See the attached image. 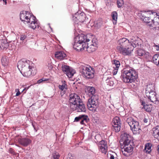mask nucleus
<instances>
[{
  "mask_svg": "<svg viewBox=\"0 0 159 159\" xmlns=\"http://www.w3.org/2000/svg\"><path fill=\"white\" fill-rule=\"evenodd\" d=\"M140 41L141 39L137 38L133 43H130L129 40L125 38L120 39L118 41L119 45L116 48L117 51L124 56L129 55L134 48H139L141 45Z\"/></svg>",
  "mask_w": 159,
  "mask_h": 159,
  "instance_id": "f257e3e1",
  "label": "nucleus"
},
{
  "mask_svg": "<svg viewBox=\"0 0 159 159\" xmlns=\"http://www.w3.org/2000/svg\"><path fill=\"white\" fill-rule=\"evenodd\" d=\"M31 63L30 61L23 59L19 61L17 64V67L21 73L25 77H29L35 74V69L30 65Z\"/></svg>",
  "mask_w": 159,
  "mask_h": 159,
  "instance_id": "f03ea898",
  "label": "nucleus"
},
{
  "mask_svg": "<svg viewBox=\"0 0 159 159\" xmlns=\"http://www.w3.org/2000/svg\"><path fill=\"white\" fill-rule=\"evenodd\" d=\"M20 18L25 24H27L29 27L33 30L38 28L39 25L36 18L27 11H21L20 14Z\"/></svg>",
  "mask_w": 159,
  "mask_h": 159,
  "instance_id": "7ed1b4c3",
  "label": "nucleus"
},
{
  "mask_svg": "<svg viewBox=\"0 0 159 159\" xmlns=\"http://www.w3.org/2000/svg\"><path fill=\"white\" fill-rule=\"evenodd\" d=\"M130 139L129 134H125L121 139L123 141V144H120L121 152L126 157L128 156V153L132 152L134 149L133 147L130 144V143L132 144L133 142Z\"/></svg>",
  "mask_w": 159,
  "mask_h": 159,
  "instance_id": "20e7f679",
  "label": "nucleus"
},
{
  "mask_svg": "<svg viewBox=\"0 0 159 159\" xmlns=\"http://www.w3.org/2000/svg\"><path fill=\"white\" fill-rule=\"evenodd\" d=\"M73 48L78 51L84 50L86 45V43L89 41V39L87 38L86 36L83 34H79L75 38Z\"/></svg>",
  "mask_w": 159,
  "mask_h": 159,
  "instance_id": "39448f33",
  "label": "nucleus"
},
{
  "mask_svg": "<svg viewBox=\"0 0 159 159\" xmlns=\"http://www.w3.org/2000/svg\"><path fill=\"white\" fill-rule=\"evenodd\" d=\"M93 69L90 66L85 64L81 65L79 67L80 75L86 79H92L94 76Z\"/></svg>",
  "mask_w": 159,
  "mask_h": 159,
  "instance_id": "423d86ee",
  "label": "nucleus"
},
{
  "mask_svg": "<svg viewBox=\"0 0 159 159\" xmlns=\"http://www.w3.org/2000/svg\"><path fill=\"white\" fill-rule=\"evenodd\" d=\"M121 76L123 79L125 78L126 80H136L138 78V74L134 69L128 66L122 70Z\"/></svg>",
  "mask_w": 159,
  "mask_h": 159,
  "instance_id": "0eeeda50",
  "label": "nucleus"
},
{
  "mask_svg": "<svg viewBox=\"0 0 159 159\" xmlns=\"http://www.w3.org/2000/svg\"><path fill=\"white\" fill-rule=\"evenodd\" d=\"M152 14L150 15L149 13L147 14V16H146L144 20H142L144 22L148 24L150 26L152 25V22L155 26L159 25V17L157 13L155 12H151Z\"/></svg>",
  "mask_w": 159,
  "mask_h": 159,
  "instance_id": "6e6552de",
  "label": "nucleus"
},
{
  "mask_svg": "<svg viewBox=\"0 0 159 159\" xmlns=\"http://www.w3.org/2000/svg\"><path fill=\"white\" fill-rule=\"evenodd\" d=\"M126 122L130 126L131 129L135 134H139L141 129L138 121L135 120L131 117L127 119Z\"/></svg>",
  "mask_w": 159,
  "mask_h": 159,
  "instance_id": "1a4fd4ad",
  "label": "nucleus"
},
{
  "mask_svg": "<svg viewBox=\"0 0 159 159\" xmlns=\"http://www.w3.org/2000/svg\"><path fill=\"white\" fill-rule=\"evenodd\" d=\"M88 19L86 17L85 13L81 12V11H78L77 13L73 15L72 20L75 23H78V21L80 22H83Z\"/></svg>",
  "mask_w": 159,
  "mask_h": 159,
  "instance_id": "9d476101",
  "label": "nucleus"
},
{
  "mask_svg": "<svg viewBox=\"0 0 159 159\" xmlns=\"http://www.w3.org/2000/svg\"><path fill=\"white\" fill-rule=\"evenodd\" d=\"M82 100L80 98L79 96L75 93H71L69 95V102L70 106L71 108H73V107Z\"/></svg>",
  "mask_w": 159,
  "mask_h": 159,
  "instance_id": "9b49d317",
  "label": "nucleus"
},
{
  "mask_svg": "<svg viewBox=\"0 0 159 159\" xmlns=\"http://www.w3.org/2000/svg\"><path fill=\"white\" fill-rule=\"evenodd\" d=\"M112 125L113 130L116 132H119L120 129L121 125L119 117L116 116L114 118Z\"/></svg>",
  "mask_w": 159,
  "mask_h": 159,
  "instance_id": "f8f14e48",
  "label": "nucleus"
},
{
  "mask_svg": "<svg viewBox=\"0 0 159 159\" xmlns=\"http://www.w3.org/2000/svg\"><path fill=\"white\" fill-rule=\"evenodd\" d=\"M80 120V124L81 125H85L89 121V119L87 115H80L75 117L74 121L78 122Z\"/></svg>",
  "mask_w": 159,
  "mask_h": 159,
  "instance_id": "ddd939ff",
  "label": "nucleus"
},
{
  "mask_svg": "<svg viewBox=\"0 0 159 159\" xmlns=\"http://www.w3.org/2000/svg\"><path fill=\"white\" fill-rule=\"evenodd\" d=\"M72 111H77V112H85L86 111L85 106L82 100L78 102V103L73 107V108H71Z\"/></svg>",
  "mask_w": 159,
  "mask_h": 159,
  "instance_id": "4468645a",
  "label": "nucleus"
},
{
  "mask_svg": "<svg viewBox=\"0 0 159 159\" xmlns=\"http://www.w3.org/2000/svg\"><path fill=\"white\" fill-rule=\"evenodd\" d=\"M89 109L95 112L98 107V102L89 98L87 103Z\"/></svg>",
  "mask_w": 159,
  "mask_h": 159,
  "instance_id": "2eb2a0df",
  "label": "nucleus"
},
{
  "mask_svg": "<svg viewBox=\"0 0 159 159\" xmlns=\"http://www.w3.org/2000/svg\"><path fill=\"white\" fill-rule=\"evenodd\" d=\"M18 142L21 145L24 147H26L31 143L32 141L28 138H21L18 139Z\"/></svg>",
  "mask_w": 159,
  "mask_h": 159,
  "instance_id": "dca6fc26",
  "label": "nucleus"
},
{
  "mask_svg": "<svg viewBox=\"0 0 159 159\" xmlns=\"http://www.w3.org/2000/svg\"><path fill=\"white\" fill-rule=\"evenodd\" d=\"M155 84L149 83L146 86L145 89L146 95L149 94L150 93L155 91Z\"/></svg>",
  "mask_w": 159,
  "mask_h": 159,
  "instance_id": "f3484780",
  "label": "nucleus"
},
{
  "mask_svg": "<svg viewBox=\"0 0 159 159\" xmlns=\"http://www.w3.org/2000/svg\"><path fill=\"white\" fill-rule=\"evenodd\" d=\"M9 43L5 39L0 40V51L7 49L9 47Z\"/></svg>",
  "mask_w": 159,
  "mask_h": 159,
  "instance_id": "a211bd4d",
  "label": "nucleus"
},
{
  "mask_svg": "<svg viewBox=\"0 0 159 159\" xmlns=\"http://www.w3.org/2000/svg\"><path fill=\"white\" fill-rule=\"evenodd\" d=\"M153 94H152V96H150V94H148V95H146L151 102L156 104H158L159 103V100L157 98L156 93L155 91L153 92Z\"/></svg>",
  "mask_w": 159,
  "mask_h": 159,
  "instance_id": "6ab92c4d",
  "label": "nucleus"
},
{
  "mask_svg": "<svg viewBox=\"0 0 159 159\" xmlns=\"http://www.w3.org/2000/svg\"><path fill=\"white\" fill-rule=\"evenodd\" d=\"M159 126L157 125L155 127L152 129L153 131V135L154 138L157 139L158 142L159 141Z\"/></svg>",
  "mask_w": 159,
  "mask_h": 159,
  "instance_id": "aec40b11",
  "label": "nucleus"
},
{
  "mask_svg": "<svg viewBox=\"0 0 159 159\" xmlns=\"http://www.w3.org/2000/svg\"><path fill=\"white\" fill-rule=\"evenodd\" d=\"M55 56V57L58 59L62 60L66 57V54L63 52L58 51L56 52Z\"/></svg>",
  "mask_w": 159,
  "mask_h": 159,
  "instance_id": "412c9836",
  "label": "nucleus"
},
{
  "mask_svg": "<svg viewBox=\"0 0 159 159\" xmlns=\"http://www.w3.org/2000/svg\"><path fill=\"white\" fill-rule=\"evenodd\" d=\"M85 48H86L87 51L89 52L90 53L93 52L95 51L97 49V47L94 44H91L90 46H88V44H86Z\"/></svg>",
  "mask_w": 159,
  "mask_h": 159,
  "instance_id": "4be33fe9",
  "label": "nucleus"
},
{
  "mask_svg": "<svg viewBox=\"0 0 159 159\" xmlns=\"http://www.w3.org/2000/svg\"><path fill=\"white\" fill-rule=\"evenodd\" d=\"M150 11H141L138 14V16L141 20H144L146 16H147V14Z\"/></svg>",
  "mask_w": 159,
  "mask_h": 159,
  "instance_id": "5701e85b",
  "label": "nucleus"
},
{
  "mask_svg": "<svg viewBox=\"0 0 159 159\" xmlns=\"http://www.w3.org/2000/svg\"><path fill=\"white\" fill-rule=\"evenodd\" d=\"M88 95L89 96L95 94V89L93 87H89L87 88Z\"/></svg>",
  "mask_w": 159,
  "mask_h": 159,
  "instance_id": "b1692460",
  "label": "nucleus"
},
{
  "mask_svg": "<svg viewBox=\"0 0 159 159\" xmlns=\"http://www.w3.org/2000/svg\"><path fill=\"white\" fill-rule=\"evenodd\" d=\"M151 146L152 144L151 143H148L145 144L144 150L146 153H150L151 151Z\"/></svg>",
  "mask_w": 159,
  "mask_h": 159,
  "instance_id": "393cba45",
  "label": "nucleus"
},
{
  "mask_svg": "<svg viewBox=\"0 0 159 159\" xmlns=\"http://www.w3.org/2000/svg\"><path fill=\"white\" fill-rule=\"evenodd\" d=\"M159 55L158 54H156L152 57V59L153 60V62L158 66L159 64V59L158 58V56Z\"/></svg>",
  "mask_w": 159,
  "mask_h": 159,
  "instance_id": "a878e982",
  "label": "nucleus"
},
{
  "mask_svg": "<svg viewBox=\"0 0 159 159\" xmlns=\"http://www.w3.org/2000/svg\"><path fill=\"white\" fill-rule=\"evenodd\" d=\"M111 16L112 20H113V23L114 24H116V20L117 19V13L116 11H114L111 13Z\"/></svg>",
  "mask_w": 159,
  "mask_h": 159,
  "instance_id": "bb28decb",
  "label": "nucleus"
},
{
  "mask_svg": "<svg viewBox=\"0 0 159 159\" xmlns=\"http://www.w3.org/2000/svg\"><path fill=\"white\" fill-rule=\"evenodd\" d=\"M76 72L75 70H73L72 69H70V70H69L66 74V75L69 78H71L74 75V74Z\"/></svg>",
  "mask_w": 159,
  "mask_h": 159,
  "instance_id": "cd10ccee",
  "label": "nucleus"
},
{
  "mask_svg": "<svg viewBox=\"0 0 159 159\" xmlns=\"http://www.w3.org/2000/svg\"><path fill=\"white\" fill-rule=\"evenodd\" d=\"M143 57L145 58L147 61H150L152 60V57L149 55V53L148 52H145Z\"/></svg>",
  "mask_w": 159,
  "mask_h": 159,
  "instance_id": "c85d7f7f",
  "label": "nucleus"
},
{
  "mask_svg": "<svg viewBox=\"0 0 159 159\" xmlns=\"http://www.w3.org/2000/svg\"><path fill=\"white\" fill-rule=\"evenodd\" d=\"M111 62L113 65H115V67H113L114 68L119 69L120 66V63L118 60L114 59Z\"/></svg>",
  "mask_w": 159,
  "mask_h": 159,
  "instance_id": "c756f323",
  "label": "nucleus"
},
{
  "mask_svg": "<svg viewBox=\"0 0 159 159\" xmlns=\"http://www.w3.org/2000/svg\"><path fill=\"white\" fill-rule=\"evenodd\" d=\"M1 62L3 66H6L8 63V59L5 57H3L1 59Z\"/></svg>",
  "mask_w": 159,
  "mask_h": 159,
  "instance_id": "7c9ffc66",
  "label": "nucleus"
},
{
  "mask_svg": "<svg viewBox=\"0 0 159 159\" xmlns=\"http://www.w3.org/2000/svg\"><path fill=\"white\" fill-rule=\"evenodd\" d=\"M90 97H91L89 98L91 99V101L93 100L98 102L99 97L98 95L96 94H95L93 95H91Z\"/></svg>",
  "mask_w": 159,
  "mask_h": 159,
  "instance_id": "2f4dec72",
  "label": "nucleus"
},
{
  "mask_svg": "<svg viewBox=\"0 0 159 159\" xmlns=\"http://www.w3.org/2000/svg\"><path fill=\"white\" fill-rule=\"evenodd\" d=\"M107 146H99V150L102 152V153L104 154H106L107 152Z\"/></svg>",
  "mask_w": 159,
  "mask_h": 159,
  "instance_id": "473e14b6",
  "label": "nucleus"
},
{
  "mask_svg": "<svg viewBox=\"0 0 159 159\" xmlns=\"http://www.w3.org/2000/svg\"><path fill=\"white\" fill-rule=\"evenodd\" d=\"M61 68L62 71L66 74L68 72L69 70L70 69L69 66L65 65L62 66Z\"/></svg>",
  "mask_w": 159,
  "mask_h": 159,
  "instance_id": "72a5a7b5",
  "label": "nucleus"
},
{
  "mask_svg": "<svg viewBox=\"0 0 159 159\" xmlns=\"http://www.w3.org/2000/svg\"><path fill=\"white\" fill-rule=\"evenodd\" d=\"M124 4L123 0H117V4L118 8L121 7Z\"/></svg>",
  "mask_w": 159,
  "mask_h": 159,
  "instance_id": "f704fd0d",
  "label": "nucleus"
},
{
  "mask_svg": "<svg viewBox=\"0 0 159 159\" xmlns=\"http://www.w3.org/2000/svg\"><path fill=\"white\" fill-rule=\"evenodd\" d=\"M143 108L147 112H150L152 110V108L151 107V106L149 105L146 104V106H144Z\"/></svg>",
  "mask_w": 159,
  "mask_h": 159,
  "instance_id": "c9c22d12",
  "label": "nucleus"
},
{
  "mask_svg": "<svg viewBox=\"0 0 159 159\" xmlns=\"http://www.w3.org/2000/svg\"><path fill=\"white\" fill-rule=\"evenodd\" d=\"M99 146H107V142L105 140H102L99 143Z\"/></svg>",
  "mask_w": 159,
  "mask_h": 159,
  "instance_id": "e433bc0d",
  "label": "nucleus"
},
{
  "mask_svg": "<svg viewBox=\"0 0 159 159\" xmlns=\"http://www.w3.org/2000/svg\"><path fill=\"white\" fill-rule=\"evenodd\" d=\"M145 53L144 51L141 49H139L137 50V54L140 56H142L143 57V55Z\"/></svg>",
  "mask_w": 159,
  "mask_h": 159,
  "instance_id": "4c0bfd02",
  "label": "nucleus"
},
{
  "mask_svg": "<svg viewBox=\"0 0 159 159\" xmlns=\"http://www.w3.org/2000/svg\"><path fill=\"white\" fill-rule=\"evenodd\" d=\"M107 84L110 86H113L114 84V82L113 80H106Z\"/></svg>",
  "mask_w": 159,
  "mask_h": 159,
  "instance_id": "58836bf2",
  "label": "nucleus"
},
{
  "mask_svg": "<svg viewBox=\"0 0 159 159\" xmlns=\"http://www.w3.org/2000/svg\"><path fill=\"white\" fill-rule=\"evenodd\" d=\"M75 155L73 154L69 153L67 156V159H75Z\"/></svg>",
  "mask_w": 159,
  "mask_h": 159,
  "instance_id": "ea45409f",
  "label": "nucleus"
},
{
  "mask_svg": "<svg viewBox=\"0 0 159 159\" xmlns=\"http://www.w3.org/2000/svg\"><path fill=\"white\" fill-rule=\"evenodd\" d=\"M65 84H62V85H59L58 86L59 88L62 91H63L65 89Z\"/></svg>",
  "mask_w": 159,
  "mask_h": 159,
  "instance_id": "a19ab883",
  "label": "nucleus"
},
{
  "mask_svg": "<svg viewBox=\"0 0 159 159\" xmlns=\"http://www.w3.org/2000/svg\"><path fill=\"white\" fill-rule=\"evenodd\" d=\"M136 80H122L124 82L127 83H132L135 82Z\"/></svg>",
  "mask_w": 159,
  "mask_h": 159,
  "instance_id": "79ce46f5",
  "label": "nucleus"
},
{
  "mask_svg": "<svg viewBox=\"0 0 159 159\" xmlns=\"http://www.w3.org/2000/svg\"><path fill=\"white\" fill-rule=\"evenodd\" d=\"M60 155L59 154H55L53 156L52 159H59Z\"/></svg>",
  "mask_w": 159,
  "mask_h": 159,
  "instance_id": "37998d69",
  "label": "nucleus"
},
{
  "mask_svg": "<svg viewBox=\"0 0 159 159\" xmlns=\"http://www.w3.org/2000/svg\"><path fill=\"white\" fill-rule=\"evenodd\" d=\"M9 153L13 155H14L15 154V152H14L13 149L11 148H9Z\"/></svg>",
  "mask_w": 159,
  "mask_h": 159,
  "instance_id": "c03bdc74",
  "label": "nucleus"
},
{
  "mask_svg": "<svg viewBox=\"0 0 159 159\" xmlns=\"http://www.w3.org/2000/svg\"><path fill=\"white\" fill-rule=\"evenodd\" d=\"M136 39H136L135 37L132 36L130 38L129 40V42L130 43H133V42L135 41Z\"/></svg>",
  "mask_w": 159,
  "mask_h": 159,
  "instance_id": "a18cd8bd",
  "label": "nucleus"
},
{
  "mask_svg": "<svg viewBox=\"0 0 159 159\" xmlns=\"http://www.w3.org/2000/svg\"><path fill=\"white\" fill-rule=\"evenodd\" d=\"M47 80H38V81L36 82V81H33L32 82V83H34V82L36 83V84H39L40 83H42L43 82H44L45 81H46Z\"/></svg>",
  "mask_w": 159,
  "mask_h": 159,
  "instance_id": "49530a36",
  "label": "nucleus"
},
{
  "mask_svg": "<svg viewBox=\"0 0 159 159\" xmlns=\"http://www.w3.org/2000/svg\"><path fill=\"white\" fill-rule=\"evenodd\" d=\"M26 36L24 34L21 35L20 37V39L21 40H24L26 38Z\"/></svg>",
  "mask_w": 159,
  "mask_h": 159,
  "instance_id": "de8ad7c7",
  "label": "nucleus"
},
{
  "mask_svg": "<svg viewBox=\"0 0 159 159\" xmlns=\"http://www.w3.org/2000/svg\"><path fill=\"white\" fill-rule=\"evenodd\" d=\"M153 47L155 48L156 50L158 51L159 50V45H156L155 43L153 44Z\"/></svg>",
  "mask_w": 159,
  "mask_h": 159,
  "instance_id": "09e8293b",
  "label": "nucleus"
},
{
  "mask_svg": "<svg viewBox=\"0 0 159 159\" xmlns=\"http://www.w3.org/2000/svg\"><path fill=\"white\" fill-rule=\"evenodd\" d=\"M36 83L34 82V83H32V82H30V84H31L29 86H28L27 87H25V88H26L25 90H27L30 87L32 86L33 85H34L36 84Z\"/></svg>",
  "mask_w": 159,
  "mask_h": 159,
  "instance_id": "8fccbe9b",
  "label": "nucleus"
},
{
  "mask_svg": "<svg viewBox=\"0 0 159 159\" xmlns=\"http://www.w3.org/2000/svg\"><path fill=\"white\" fill-rule=\"evenodd\" d=\"M36 83L34 82V83H32V82H30V84H31L29 86H28L27 87H25V88H26L25 90H27L30 87L32 86L33 85H34L36 84Z\"/></svg>",
  "mask_w": 159,
  "mask_h": 159,
  "instance_id": "3c124183",
  "label": "nucleus"
},
{
  "mask_svg": "<svg viewBox=\"0 0 159 159\" xmlns=\"http://www.w3.org/2000/svg\"><path fill=\"white\" fill-rule=\"evenodd\" d=\"M114 68L115 69L113 71V75H115L117 74L118 70V68Z\"/></svg>",
  "mask_w": 159,
  "mask_h": 159,
  "instance_id": "603ef678",
  "label": "nucleus"
},
{
  "mask_svg": "<svg viewBox=\"0 0 159 159\" xmlns=\"http://www.w3.org/2000/svg\"><path fill=\"white\" fill-rule=\"evenodd\" d=\"M17 91V93H16V96H18L20 94V92L19 91V89H16V91Z\"/></svg>",
  "mask_w": 159,
  "mask_h": 159,
  "instance_id": "864d4df0",
  "label": "nucleus"
},
{
  "mask_svg": "<svg viewBox=\"0 0 159 159\" xmlns=\"http://www.w3.org/2000/svg\"><path fill=\"white\" fill-rule=\"evenodd\" d=\"M110 159H118V158L116 157L115 158L114 156L112 154H110Z\"/></svg>",
  "mask_w": 159,
  "mask_h": 159,
  "instance_id": "5fc2aeb1",
  "label": "nucleus"
},
{
  "mask_svg": "<svg viewBox=\"0 0 159 159\" xmlns=\"http://www.w3.org/2000/svg\"><path fill=\"white\" fill-rule=\"evenodd\" d=\"M143 121L144 122L147 123L148 121V119L146 118H144L143 119Z\"/></svg>",
  "mask_w": 159,
  "mask_h": 159,
  "instance_id": "6e6d98bb",
  "label": "nucleus"
},
{
  "mask_svg": "<svg viewBox=\"0 0 159 159\" xmlns=\"http://www.w3.org/2000/svg\"><path fill=\"white\" fill-rule=\"evenodd\" d=\"M141 104L143 106V108H144V106L146 105H145V103L144 101H142V102Z\"/></svg>",
  "mask_w": 159,
  "mask_h": 159,
  "instance_id": "4d7b16f0",
  "label": "nucleus"
},
{
  "mask_svg": "<svg viewBox=\"0 0 159 159\" xmlns=\"http://www.w3.org/2000/svg\"><path fill=\"white\" fill-rule=\"evenodd\" d=\"M157 150L158 153L159 154V144L157 145Z\"/></svg>",
  "mask_w": 159,
  "mask_h": 159,
  "instance_id": "13d9d810",
  "label": "nucleus"
},
{
  "mask_svg": "<svg viewBox=\"0 0 159 159\" xmlns=\"http://www.w3.org/2000/svg\"><path fill=\"white\" fill-rule=\"evenodd\" d=\"M3 1L5 3V4L6 5L7 4V0H3Z\"/></svg>",
  "mask_w": 159,
  "mask_h": 159,
  "instance_id": "bf43d9fd",
  "label": "nucleus"
},
{
  "mask_svg": "<svg viewBox=\"0 0 159 159\" xmlns=\"http://www.w3.org/2000/svg\"><path fill=\"white\" fill-rule=\"evenodd\" d=\"M40 80H49V79L48 78H42L41 79H40Z\"/></svg>",
  "mask_w": 159,
  "mask_h": 159,
  "instance_id": "052dcab7",
  "label": "nucleus"
},
{
  "mask_svg": "<svg viewBox=\"0 0 159 159\" xmlns=\"http://www.w3.org/2000/svg\"><path fill=\"white\" fill-rule=\"evenodd\" d=\"M152 94H153V92L152 93V92L151 93H150V96H152Z\"/></svg>",
  "mask_w": 159,
  "mask_h": 159,
  "instance_id": "680f3d73",
  "label": "nucleus"
},
{
  "mask_svg": "<svg viewBox=\"0 0 159 159\" xmlns=\"http://www.w3.org/2000/svg\"><path fill=\"white\" fill-rule=\"evenodd\" d=\"M32 125L34 128L35 127V126L33 123H32Z\"/></svg>",
  "mask_w": 159,
  "mask_h": 159,
  "instance_id": "e2e57ef3",
  "label": "nucleus"
},
{
  "mask_svg": "<svg viewBox=\"0 0 159 159\" xmlns=\"http://www.w3.org/2000/svg\"><path fill=\"white\" fill-rule=\"evenodd\" d=\"M34 129L35 130V131H37V130L36 129V128H35V127H34Z\"/></svg>",
  "mask_w": 159,
  "mask_h": 159,
  "instance_id": "0e129e2a",
  "label": "nucleus"
},
{
  "mask_svg": "<svg viewBox=\"0 0 159 159\" xmlns=\"http://www.w3.org/2000/svg\"><path fill=\"white\" fill-rule=\"evenodd\" d=\"M117 80H115V82L116 83H117Z\"/></svg>",
  "mask_w": 159,
  "mask_h": 159,
  "instance_id": "69168bd1",
  "label": "nucleus"
},
{
  "mask_svg": "<svg viewBox=\"0 0 159 159\" xmlns=\"http://www.w3.org/2000/svg\"><path fill=\"white\" fill-rule=\"evenodd\" d=\"M110 79V78H109V77H108L107 78V80H109Z\"/></svg>",
  "mask_w": 159,
  "mask_h": 159,
  "instance_id": "338daca9",
  "label": "nucleus"
},
{
  "mask_svg": "<svg viewBox=\"0 0 159 159\" xmlns=\"http://www.w3.org/2000/svg\"><path fill=\"white\" fill-rule=\"evenodd\" d=\"M25 89H26V88H24V89H23V90L22 92H23V91H24L25 90Z\"/></svg>",
  "mask_w": 159,
  "mask_h": 159,
  "instance_id": "774afa93",
  "label": "nucleus"
}]
</instances>
